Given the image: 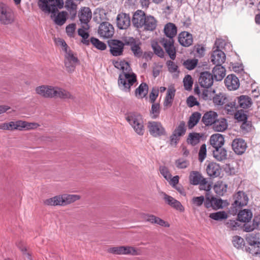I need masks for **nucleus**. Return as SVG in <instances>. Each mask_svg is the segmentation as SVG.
Masks as SVG:
<instances>
[{"label":"nucleus","instance_id":"32","mask_svg":"<svg viewBox=\"0 0 260 260\" xmlns=\"http://www.w3.org/2000/svg\"><path fill=\"white\" fill-rule=\"evenodd\" d=\"M144 219L148 222L152 223L157 224L164 227H169L170 224L161 218L156 217L153 215L146 214L144 216Z\"/></svg>","mask_w":260,"mask_h":260},{"label":"nucleus","instance_id":"49","mask_svg":"<svg viewBox=\"0 0 260 260\" xmlns=\"http://www.w3.org/2000/svg\"><path fill=\"white\" fill-rule=\"evenodd\" d=\"M226 97L222 93H219L213 97V102L215 105H223L226 102Z\"/></svg>","mask_w":260,"mask_h":260},{"label":"nucleus","instance_id":"7","mask_svg":"<svg viewBox=\"0 0 260 260\" xmlns=\"http://www.w3.org/2000/svg\"><path fill=\"white\" fill-rule=\"evenodd\" d=\"M79 60L77 57H75L73 52L69 50V52L64 55V65L67 70L69 72H73L76 66L78 64Z\"/></svg>","mask_w":260,"mask_h":260},{"label":"nucleus","instance_id":"22","mask_svg":"<svg viewBox=\"0 0 260 260\" xmlns=\"http://www.w3.org/2000/svg\"><path fill=\"white\" fill-rule=\"evenodd\" d=\"M53 98L73 100L75 97L70 92L65 89L55 86Z\"/></svg>","mask_w":260,"mask_h":260},{"label":"nucleus","instance_id":"20","mask_svg":"<svg viewBox=\"0 0 260 260\" xmlns=\"http://www.w3.org/2000/svg\"><path fill=\"white\" fill-rule=\"evenodd\" d=\"M224 83L227 88L230 90H235L240 86L239 80L234 75H229L224 80Z\"/></svg>","mask_w":260,"mask_h":260},{"label":"nucleus","instance_id":"55","mask_svg":"<svg viewBox=\"0 0 260 260\" xmlns=\"http://www.w3.org/2000/svg\"><path fill=\"white\" fill-rule=\"evenodd\" d=\"M186 132L185 123L182 121L173 132V133L180 137L183 136Z\"/></svg>","mask_w":260,"mask_h":260},{"label":"nucleus","instance_id":"44","mask_svg":"<svg viewBox=\"0 0 260 260\" xmlns=\"http://www.w3.org/2000/svg\"><path fill=\"white\" fill-rule=\"evenodd\" d=\"M176 90L174 87H170L168 88L167 95L164 102V106H170L172 104L173 99L174 98Z\"/></svg>","mask_w":260,"mask_h":260},{"label":"nucleus","instance_id":"5","mask_svg":"<svg viewBox=\"0 0 260 260\" xmlns=\"http://www.w3.org/2000/svg\"><path fill=\"white\" fill-rule=\"evenodd\" d=\"M98 33L101 37L104 39H109L113 36L114 28L110 23L104 22L100 25Z\"/></svg>","mask_w":260,"mask_h":260},{"label":"nucleus","instance_id":"10","mask_svg":"<svg viewBox=\"0 0 260 260\" xmlns=\"http://www.w3.org/2000/svg\"><path fill=\"white\" fill-rule=\"evenodd\" d=\"M55 86L43 85L35 88L36 93L44 98H53Z\"/></svg>","mask_w":260,"mask_h":260},{"label":"nucleus","instance_id":"51","mask_svg":"<svg viewBox=\"0 0 260 260\" xmlns=\"http://www.w3.org/2000/svg\"><path fill=\"white\" fill-rule=\"evenodd\" d=\"M233 244L237 249L244 248L245 245L244 240L239 236H235L233 237Z\"/></svg>","mask_w":260,"mask_h":260},{"label":"nucleus","instance_id":"53","mask_svg":"<svg viewBox=\"0 0 260 260\" xmlns=\"http://www.w3.org/2000/svg\"><path fill=\"white\" fill-rule=\"evenodd\" d=\"M160 113V105L158 103H153L151 106L150 115L152 118H157Z\"/></svg>","mask_w":260,"mask_h":260},{"label":"nucleus","instance_id":"29","mask_svg":"<svg viewBox=\"0 0 260 260\" xmlns=\"http://www.w3.org/2000/svg\"><path fill=\"white\" fill-rule=\"evenodd\" d=\"M62 206H64L73 203L81 199V196L75 194H61Z\"/></svg>","mask_w":260,"mask_h":260},{"label":"nucleus","instance_id":"6","mask_svg":"<svg viewBox=\"0 0 260 260\" xmlns=\"http://www.w3.org/2000/svg\"><path fill=\"white\" fill-rule=\"evenodd\" d=\"M148 128L150 134L154 137H159L166 134L165 128L159 122H149L148 123Z\"/></svg>","mask_w":260,"mask_h":260},{"label":"nucleus","instance_id":"33","mask_svg":"<svg viewBox=\"0 0 260 260\" xmlns=\"http://www.w3.org/2000/svg\"><path fill=\"white\" fill-rule=\"evenodd\" d=\"M214 158L218 161H223L227 159V151L223 148H217L213 151Z\"/></svg>","mask_w":260,"mask_h":260},{"label":"nucleus","instance_id":"9","mask_svg":"<svg viewBox=\"0 0 260 260\" xmlns=\"http://www.w3.org/2000/svg\"><path fill=\"white\" fill-rule=\"evenodd\" d=\"M40 126L36 122H28L22 120L14 121V131H29L37 128Z\"/></svg>","mask_w":260,"mask_h":260},{"label":"nucleus","instance_id":"52","mask_svg":"<svg viewBox=\"0 0 260 260\" xmlns=\"http://www.w3.org/2000/svg\"><path fill=\"white\" fill-rule=\"evenodd\" d=\"M90 42L96 49L100 50H105L107 48V45L104 42L100 41L98 39L92 37L90 39Z\"/></svg>","mask_w":260,"mask_h":260},{"label":"nucleus","instance_id":"61","mask_svg":"<svg viewBox=\"0 0 260 260\" xmlns=\"http://www.w3.org/2000/svg\"><path fill=\"white\" fill-rule=\"evenodd\" d=\"M207 156V149L206 144H202L199 152V160L202 162Z\"/></svg>","mask_w":260,"mask_h":260},{"label":"nucleus","instance_id":"2","mask_svg":"<svg viewBox=\"0 0 260 260\" xmlns=\"http://www.w3.org/2000/svg\"><path fill=\"white\" fill-rule=\"evenodd\" d=\"M126 120L138 135L140 136L144 135V122L140 114L137 113H128L126 116Z\"/></svg>","mask_w":260,"mask_h":260},{"label":"nucleus","instance_id":"46","mask_svg":"<svg viewBox=\"0 0 260 260\" xmlns=\"http://www.w3.org/2000/svg\"><path fill=\"white\" fill-rule=\"evenodd\" d=\"M245 239L248 244H260L259 235L258 233L247 234Z\"/></svg>","mask_w":260,"mask_h":260},{"label":"nucleus","instance_id":"14","mask_svg":"<svg viewBox=\"0 0 260 260\" xmlns=\"http://www.w3.org/2000/svg\"><path fill=\"white\" fill-rule=\"evenodd\" d=\"M222 200L218 199L215 197L210 198L209 193L206 194V200L205 202V206L207 208H212L213 209L217 210L222 208Z\"/></svg>","mask_w":260,"mask_h":260},{"label":"nucleus","instance_id":"28","mask_svg":"<svg viewBox=\"0 0 260 260\" xmlns=\"http://www.w3.org/2000/svg\"><path fill=\"white\" fill-rule=\"evenodd\" d=\"M226 70L221 64L216 65L212 70L213 77L216 81H221L225 76Z\"/></svg>","mask_w":260,"mask_h":260},{"label":"nucleus","instance_id":"19","mask_svg":"<svg viewBox=\"0 0 260 260\" xmlns=\"http://www.w3.org/2000/svg\"><path fill=\"white\" fill-rule=\"evenodd\" d=\"M117 25L121 29H126L131 23L129 15L124 13L119 14L117 16Z\"/></svg>","mask_w":260,"mask_h":260},{"label":"nucleus","instance_id":"30","mask_svg":"<svg viewBox=\"0 0 260 260\" xmlns=\"http://www.w3.org/2000/svg\"><path fill=\"white\" fill-rule=\"evenodd\" d=\"M228 185L222 181L215 183L213 189L215 193L219 196H223L227 191Z\"/></svg>","mask_w":260,"mask_h":260},{"label":"nucleus","instance_id":"11","mask_svg":"<svg viewBox=\"0 0 260 260\" xmlns=\"http://www.w3.org/2000/svg\"><path fill=\"white\" fill-rule=\"evenodd\" d=\"M125 45L131 46V49L136 57H140L142 55V51L140 47L141 43L133 37H128L125 40Z\"/></svg>","mask_w":260,"mask_h":260},{"label":"nucleus","instance_id":"24","mask_svg":"<svg viewBox=\"0 0 260 260\" xmlns=\"http://www.w3.org/2000/svg\"><path fill=\"white\" fill-rule=\"evenodd\" d=\"M206 171L209 176L217 177L221 173V169L219 164L214 162H211L207 165Z\"/></svg>","mask_w":260,"mask_h":260},{"label":"nucleus","instance_id":"13","mask_svg":"<svg viewBox=\"0 0 260 260\" xmlns=\"http://www.w3.org/2000/svg\"><path fill=\"white\" fill-rule=\"evenodd\" d=\"M232 146L235 153L238 155L243 154L247 147L246 143L241 138L235 139L233 141Z\"/></svg>","mask_w":260,"mask_h":260},{"label":"nucleus","instance_id":"23","mask_svg":"<svg viewBox=\"0 0 260 260\" xmlns=\"http://www.w3.org/2000/svg\"><path fill=\"white\" fill-rule=\"evenodd\" d=\"M217 118L218 114L216 112L209 111L204 114L202 121L206 126H210L213 125Z\"/></svg>","mask_w":260,"mask_h":260},{"label":"nucleus","instance_id":"63","mask_svg":"<svg viewBox=\"0 0 260 260\" xmlns=\"http://www.w3.org/2000/svg\"><path fill=\"white\" fill-rule=\"evenodd\" d=\"M189 162L182 158H180L176 160L175 165L178 169H185L189 166Z\"/></svg>","mask_w":260,"mask_h":260},{"label":"nucleus","instance_id":"54","mask_svg":"<svg viewBox=\"0 0 260 260\" xmlns=\"http://www.w3.org/2000/svg\"><path fill=\"white\" fill-rule=\"evenodd\" d=\"M200 140V137L199 134L192 133L189 135L187 141L188 144L194 146L199 143Z\"/></svg>","mask_w":260,"mask_h":260},{"label":"nucleus","instance_id":"62","mask_svg":"<svg viewBox=\"0 0 260 260\" xmlns=\"http://www.w3.org/2000/svg\"><path fill=\"white\" fill-rule=\"evenodd\" d=\"M197 59H187L183 62V65L187 69L191 70L197 66Z\"/></svg>","mask_w":260,"mask_h":260},{"label":"nucleus","instance_id":"50","mask_svg":"<svg viewBox=\"0 0 260 260\" xmlns=\"http://www.w3.org/2000/svg\"><path fill=\"white\" fill-rule=\"evenodd\" d=\"M249 246L245 248L246 251L253 255L260 254V243L249 244Z\"/></svg>","mask_w":260,"mask_h":260},{"label":"nucleus","instance_id":"57","mask_svg":"<svg viewBox=\"0 0 260 260\" xmlns=\"http://www.w3.org/2000/svg\"><path fill=\"white\" fill-rule=\"evenodd\" d=\"M151 46L155 54L160 57H164V52L161 47L158 44L157 42H153Z\"/></svg>","mask_w":260,"mask_h":260},{"label":"nucleus","instance_id":"15","mask_svg":"<svg viewBox=\"0 0 260 260\" xmlns=\"http://www.w3.org/2000/svg\"><path fill=\"white\" fill-rule=\"evenodd\" d=\"M200 85L205 88H208L213 83V75L208 72H204L201 73L199 79Z\"/></svg>","mask_w":260,"mask_h":260},{"label":"nucleus","instance_id":"3","mask_svg":"<svg viewBox=\"0 0 260 260\" xmlns=\"http://www.w3.org/2000/svg\"><path fill=\"white\" fill-rule=\"evenodd\" d=\"M15 20L12 11L6 4L0 3V23L4 25L11 24Z\"/></svg>","mask_w":260,"mask_h":260},{"label":"nucleus","instance_id":"43","mask_svg":"<svg viewBox=\"0 0 260 260\" xmlns=\"http://www.w3.org/2000/svg\"><path fill=\"white\" fill-rule=\"evenodd\" d=\"M201 117V114L198 112L193 113L189 117L187 122L189 129H192L199 122Z\"/></svg>","mask_w":260,"mask_h":260},{"label":"nucleus","instance_id":"39","mask_svg":"<svg viewBox=\"0 0 260 260\" xmlns=\"http://www.w3.org/2000/svg\"><path fill=\"white\" fill-rule=\"evenodd\" d=\"M164 31L167 39H173L177 34V27L173 23H169L165 25Z\"/></svg>","mask_w":260,"mask_h":260},{"label":"nucleus","instance_id":"17","mask_svg":"<svg viewBox=\"0 0 260 260\" xmlns=\"http://www.w3.org/2000/svg\"><path fill=\"white\" fill-rule=\"evenodd\" d=\"M145 13L141 10H137L133 15L132 23L137 28H143L146 18Z\"/></svg>","mask_w":260,"mask_h":260},{"label":"nucleus","instance_id":"1","mask_svg":"<svg viewBox=\"0 0 260 260\" xmlns=\"http://www.w3.org/2000/svg\"><path fill=\"white\" fill-rule=\"evenodd\" d=\"M113 65L121 71L119 75L118 85L120 89L125 92H129L131 87L137 82V76L132 71L128 62L118 59L113 62Z\"/></svg>","mask_w":260,"mask_h":260},{"label":"nucleus","instance_id":"36","mask_svg":"<svg viewBox=\"0 0 260 260\" xmlns=\"http://www.w3.org/2000/svg\"><path fill=\"white\" fill-rule=\"evenodd\" d=\"M68 16V13L66 11L59 12L56 16L55 14H52L51 17L53 19L54 22L59 26L62 25L66 21Z\"/></svg>","mask_w":260,"mask_h":260},{"label":"nucleus","instance_id":"37","mask_svg":"<svg viewBox=\"0 0 260 260\" xmlns=\"http://www.w3.org/2000/svg\"><path fill=\"white\" fill-rule=\"evenodd\" d=\"M237 100L239 107L243 109L249 108L252 104L251 98L247 95H240L237 98Z\"/></svg>","mask_w":260,"mask_h":260},{"label":"nucleus","instance_id":"4","mask_svg":"<svg viewBox=\"0 0 260 260\" xmlns=\"http://www.w3.org/2000/svg\"><path fill=\"white\" fill-rule=\"evenodd\" d=\"M108 45L110 53L113 56H117L122 54L125 44L120 40L113 39L108 41Z\"/></svg>","mask_w":260,"mask_h":260},{"label":"nucleus","instance_id":"27","mask_svg":"<svg viewBox=\"0 0 260 260\" xmlns=\"http://www.w3.org/2000/svg\"><path fill=\"white\" fill-rule=\"evenodd\" d=\"M210 143L211 145L215 149L222 147L224 143V139L222 135L215 134L211 136Z\"/></svg>","mask_w":260,"mask_h":260},{"label":"nucleus","instance_id":"21","mask_svg":"<svg viewBox=\"0 0 260 260\" xmlns=\"http://www.w3.org/2000/svg\"><path fill=\"white\" fill-rule=\"evenodd\" d=\"M226 58L225 53L220 49L213 50L211 55V62L216 65L221 64L224 62Z\"/></svg>","mask_w":260,"mask_h":260},{"label":"nucleus","instance_id":"64","mask_svg":"<svg viewBox=\"0 0 260 260\" xmlns=\"http://www.w3.org/2000/svg\"><path fill=\"white\" fill-rule=\"evenodd\" d=\"M205 202V198L203 196L193 197L191 200L192 203L198 207L201 206Z\"/></svg>","mask_w":260,"mask_h":260},{"label":"nucleus","instance_id":"59","mask_svg":"<svg viewBox=\"0 0 260 260\" xmlns=\"http://www.w3.org/2000/svg\"><path fill=\"white\" fill-rule=\"evenodd\" d=\"M214 92V90L211 91L204 89L202 92L200 98L205 101L211 100L212 99H213V94Z\"/></svg>","mask_w":260,"mask_h":260},{"label":"nucleus","instance_id":"34","mask_svg":"<svg viewBox=\"0 0 260 260\" xmlns=\"http://www.w3.org/2000/svg\"><path fill=\"white\" fill-rule=\"evenodd\" d=\"M227 120L223 118H217L213 125V128L216 132H222L228 128Z\"/></svg>","mask_w":260,"mask_h":260},{"label":"nucleus","instance_id":"48","mask_svg":"<svg viewBox=\"0 0 260 260\" xmlns=\"http://www.w3.org/2000/svg\"><path fill=\"white\" fill-rule=\"evenodd\" d=\"M209 217L214 220L219 221L226 219L228 214L225 211H222L210 213Z\"/></svg>","mask_w":260,"mask_h":260},{"label":"nucleus","instance_id":"26","mask_svg":"<svg viewBox=\"0 0 260 260\" xmlns=\"http://www.w3.org/2000/svg\"><path fill=\"white\" fill-rule=\"evenodd\" d=\"M157 20L151 15L146 16L143 28L145 30L152 31L157 26Z\"/></svg>","mask_w":260,"mask_h":260},{"label":"nucleus","instance_id":"8","mask_svg":"<svg viewBox=\"0 0 260 260\" xmlns=\"http://www.w3.org/2000/svg\"><path fill=\"white\" fill-rule=\"evenodd\" d=\"M161 43L170 58L174 60L176 56V50L174 45V39L164 38L161 39Z\"/></svg>","mask_w":260,"mask_h":260},{"label":"nucleus","instance_id":"47","mask_svg":"<svg viewBox=\"0 0 260 260\" xmlns=\"http://www.w3.org/2000/svg\"><path fill=\"white\" fill-rule=\"evenodd\" d=\"M82 25V28H79L78 29V35L82 38L83 40L82 41V42L84 44L88 45L89 44V41L88 40V38L89 37V34L87 30L89 28H85V25Z\"/></svg>","mask_w":260,"mask_h":260},{"label":"nucleus","instance_id":"25","mask_svg":"<svg viewBox=\"0 0 260 260\" xmlns=\"http://www.w3.org/2000/svg\"><path fill=\"white\" fill-rule=\"evenodd\" d=\"M178 41L182 46L188 47L193 42L192 35L187 31L181 32L179 35Z\"/></svg>","mask_w":260,"mask_h":260},{"label":"nucleus","instance_id":"16","mask_svg":"<svg viewBox=\"0 0 260 260\" xmlns=\"http://www.w3.org/2000/svg\"><path fill=\"white\" fill-rule=\"evenodd\" d=\"M161 193L163 196V199L166 203L177 210L180 212L184 211V208L179 201L165 192H162Z\"/></svg>","mask_w":260,"mask_h":260},{"label":"nucleus","instance_id":"60","mask_svg":"<svg viewBox=\"0 0 260 260\" xmlns=\"http://www.w3.org/2000/svg\"><path fill=\"white\" fill-rule=\"evenodd\" d=\"M184 86L186 90H189L191 89L193 84L192 79L190 75H186L183 79Z\"/></svg>","mask_w":260,"mask_h":260},{"label":"nucleus","instance_id":"35","mask_svg":"<svg viewBox=\"0 0 260 260\" xmlns=\"http://www.w3.org/2000/svg\"><path fill=\"white\" fill-rule=\"evenodd\" d=\"M189 179L190 183L194 185L200 184L202 181L205 183V178L198 171L191 172L189 175Z\"/></svg>","mask_w":260,"mask_h":260},{"label":"nucleus","instance_id":"45","mask_svg":"<svg viewBox=\"0 0 260 260\" xmlns=\"http://www.w3.org/2000/svg\"><path fill=\"white\" fill-rule=\"evenodd\" d=\"M65 8L73 17H75L76 15L77 5L73 0H66Z\"/></svg>","mask_w":260,"mask_h":260},{"label":"nucleus","instance_id":"12","mask_svg":"<svg viewBox=\"0 0 260 260\" xmlns=\"http://www.w3.org/2000/svg\"><path fill=\"white\" fill-rule=\"evenodd\" d=\"M234 202L233 204L234 207H242L247 205L248 198L245 193L242 191H238L234 196Z\"/></svg>","mask_w":260,"mask_h":260},{"label":"nucleus","instance_id":"42","mask_svg":"<svg viewBox=\"0 0 260 260\" xmlns=\"http://www.w3.org/2000/svg\"><path fill=\"white\" fill-rule=\"evenodd\" d=\"M148 87L145 83H141L135 90V95L139 99H143L147 94Z\"/></svg>","mask_w":260,"mask_h":260},{"label":"nucleus","instance_id":"56","mask_svg":"<svg viewBox=\"0 0 260 260\" xmlns=\"http://www.w3.org/2000/svg\"><path fill=\"white\" fill-rule=\"evenodd\" d=\"M239 107L236 102H231L226 104L225 106V110L229 114L232 115Z\"/></svg>","mask_w":260,"mask_h":260},{"label":"nucleus","instance_id":"18","mask_svg":"<svg viewBox=\"0 0 260 260\" xmlns=\"http://www.w3.org/2000/svg\"><path fill=\"white\" fill-rule=\"evenodd\" d=\"M92 13L88 7H84L81 9L79 17L81 23L85 25V28H89L88 22L91 18Z\"/></svg>","mask_w":260,"mask_h":260},{"label":"nucleus","instance_id":"31","mask_svg":"<svg viewBox=\"0 0 260 260\" xmlns=\"http://www.w3.org/2000/svg\"><path fill=\"white\" fill-rule=\"evenodd\" d=\"M38 6L44 13H55V6L50 3L47 0H39Z\"/></svg>","mask_w":260,"mask_h":260},{"label":"nucleus","instance_id":"40","mask_svg":"<svg viewBox=\"0 0 260 260\" xmlns=\"http://www.w3.org/2000/svg\"><path fill=\"white\" fill-rule=\"evenodd\" d=\"M252 213L250 210L244 209L239 212L238 217L239 221L246 222H249L252 218Z\"/></svg>","mask_w":260,"mask_h":260},{"label":"nucleus","instance_id":"38","mask_svg":"<svg viewBox=\"0 0 260 260\" xmlns=\"http://www.w3.org/2000/svg\"><path fill=\"white\" fill-rule=\"evenodd\" d=\"M61 195L55 196L43 201V204L48 206H62Z\"/></svg>","mask_w":260,"mask_h":260},{"label":"nucleus","instance_id":"58","mask_svg":"<svg viewBox=\"0 0 260 260\" xmlns=\"http://www.w3.org/2000/svg\"><path fill=\"white\" fill-rule=\"evenodd\" d=\"M168 71L171 73H176V76L179 73L177 65L172 60H168L166 62Z\"/></svg>","mask_w":260,"mask_h":260},{"label":"nucleus","instance_id":"41","mask_svg":"<svg viewBox=\"0 0 260 260\" xmlns=\"http://www.w3.org/2000/svg\"><path fill=\"white\" fill-rule=\"evenodd\" d=\"M122 255H130L133 256L140 254V250L134 247L121 246Z\"/></svg>","mask_w":260,"mask_h":260}]
</instances>
